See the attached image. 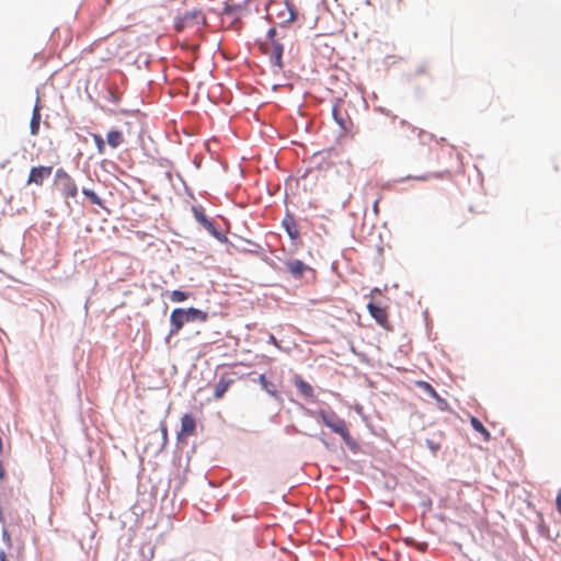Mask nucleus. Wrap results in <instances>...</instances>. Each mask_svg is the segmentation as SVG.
I'll return each instance as SVG.
<instances>
[{"label":"nucleus","mask_w":561,"mask_h":561,"mask_svg":"<svg viewBox=\"0 0 561 561\" xmlns=\"http://www.w3.org/2000/svg\"><path fill=\"white\" fill-rule=\"evenodd\" d=\"M277 32L274 27L270 28L267 32V37L264 42L261 43V50L264 55H266L271 62L278 67L283 68V51L284 47L280 43L279 38L276 37Z\"/></svg>","instance_id":"nucleus-1"},{"label":"nucleus","mask_w":561,"mask_h":561,"mask_svg":"<svg viewBox=\"0 0 561 561\" xmlns=\"http://www.w3.org/2000/svg\"><path fill=\"white\" fill-rule=\"evenodd\" d=\"M320 416L323 423L330 427L332 432L339 434L346 445H352V437L344 420L340 419L334 413L323 411L320 412Z\"/></svg>","instance_id":"nucleus-2"},{"label":"nucleus","mask_w":561,"mask_h":561,"mask_svg":"<svg viewBox=\"0 0 561 561\" xmlns=\"http://www.w3.org/2000/svg\"><path fill=\"white\" fill-rule=\"evenodd\" d=\"M55 185L66 198H73L78 194L75 180L64 169H57L55 173Z\"/></svg>","instance_id":"nucleus-3"},{"label":"nucleus","mask_w":561,"mask_h":561,"mask_svg":"<svg viewBox=\"0 0 561 561\" xmlns=\"http://www.w3.org/2000/svg\"><path fill=\"white\" fill-rule=\"evenodd\" d=\"M205 23V16L199 10H193L190 12H185L183 15L179 16L175 21V30L178 32H182L187 27L199 26Z\"/></svg>","instance_id":"nucleus-4"},{"label":"nucleus","mask_w":561,"mask_h":561,"mask_svg":"<svg viewBox=\"0 0 561 561\" xmlns=\"http://www.w3.org/2000/svg\"><path fill=\"white\" fill-rule=\"evenodd\" d=\"M53 174V167L50 165H37L33 167L30 170V174L27 178V184H34L36 186H42L44 182L50 178Z\"/></svg>","instance_id":"nucleus-5"},{"label":"nucleus","mask_w":561,"mask_h":561,"mask_svg":"<svg viewBox=\"0 0 561 561\" xmlns=\"http://www.w3.org/2000/svg\"><path fill=\"white\" fill-rule=\"evenodd\" d=\"M194 218L196 221L203 226L205 230H207L211 236H214L217 239L221 238V233L217 230L214 222L206 216L205 210L201 206H194L192 208Z\"/></svg>","instance_id":"nucleus-6"},{"label":"nucleus","mask_w":561,"mask_h":561,"mask_svg":"<svg viewBox=\"0 0 561 561\" xmlns=\"http://www.w3.org/2000/svg\"><path fill=\"white\" fill-rule=\"evenodd\" d=\"M367 309L369 314L375 319V321L386 330H391V325L388 318V310L385 307H379L374 302L367 304Z\"/></svg>","instance_id":"nucleus-7"},{"label":"nucleus","mask_w":561,"mask_h":561,"mask_svg":"<svg viewBox=\"0 0 561 561\" xmlns=\"http://www.w3.org/2000/svg\"><path fill=\"white\" fill-rule=\"evenodd\" d=\"M196 421L192 414H184L181 419V430L178 433V440L184 442L187 437L195 434Z\"/></svg>","instance_id":"nucleus-8"},{"label":"nucleus","mask_w":561,"mask_h":561,"mask_svg":"<svg viewBox=\"0 0 561 561\" xmlns=\"http://www.w3.org/2000/svg\"><path fill=\"white\" fill-rule=\"evenodd\" d=\"M287 272L296 279H300L306 272L313 270L300 260L291 259L285 262Z\"/></svg>","instance_id":"nucleus-9"},{"label":"nucleus","mask_w":561,"mask_h":561,"mask_svg":"<svg viewBox=\"0 0 561 561\" xmlns=\"http://www.w3.org/2000/svg\"><path fill=\"white\" fill-rule=\"evenodd\" d=\"M187 322V317L185 314L184 309L176 308L171 312L170 316V334H176L184 325V323Z\"/></svg>","instance_id":"nucleus-10"},{"label":"nucleus","mask_w":561,"mask_h":561,"mask_svg":"<svg viewBox=\"0 0 561 561\" xmlns=\"http://www.w3.org/2000/svg\"><path fill=\"white\" fill-rule=\"evenodd\" d=\"M106 142L113 149L118 148L125 142L124 131L117 129L108 130L106 134Z\"/></svg>","instance_id":"nucleus-11"},{"label":"nucleus","mask_w":561,"mask_h":561,"mask_svg":"<svg viewBox=\"0 0 561 561\" xmlns=\"http://www.w3.org/2000/svg\"><path fill=\"white\" fill-rule=\"evenodd\" d=\"M187 317V322H205L208 319V314L197 308L191 307L184 309Z\"/></svg>","instance_id":"nucleus-12"},{"label":"nucleus","mask_w":561,"mask_h":561,"mask_svg":"<svg viewBox=\"0 0 561 561\" xmlns=\"http://www.w3.org/2000/svg\"><path fill=\"white\" fill-rule=\"evenodd\" d=\"M283 226L290 237V239L295 240L299 237V230L296 224L295 218L291 215H287L283 220Z\"/></svg>","instance_id":"nucleus-13"},{"label":"nucleus","mask_w":561,"mask_h":561,"mask_svg":"<svg viewBox=\"0 0 561 561\" xmlns=\"http://www.w3.org/2000/svg\"><path fill=\"white\" fill-rule=\"evenodd\" d=\"M41 118V107L38 106V104H36L33 108L32 118L30 123V131L33 136H36L39 133Z\"/></svg>","instance_id":"nucleus-14"},{"label":"nucleus","mask_w":561,"mask_h":561,"mask_svg":"<svg viewBox=\"0 0 561 561\" xmlns=\"http://www.w3.org/2000/svg\"><path fill=\"white\" fill-rule=\"evenodd\" d=\"M470 424L474 431L482 434L484 440L490 439V432L484 427V425L476 416H472L470 419Z\"/></svg>","instance_id":"nucleus-15"},{"label":"nucleus","mask_w":561,"mask_h":561,"mask_svg":"<svg viewBox=\"0 0 561 561\" xmlns=\"http://www.w3.org/2000/svg\"><path fill=\"white\" fill-rule=\"evenodd\" d=\"M332 115H333L334 121L341 127V129L346 131L347 130V125H346L345 119L341 116V108H340L339 104H335L332 107Z\"/></svg>","instance_id":"nucleus-16"},{"label":"nucleus","mask_w":561,"mask_h":561,"mask_svg":"<svg viewBox=\"0 0 561 561\" xmlns=\"http://www.w3.org/2000/svg\"><path fill=\"white\" fill-rule=\"evenodd\" d=\"M91 137L96 146V150L99 154H104L106 149V141L103 139V137L99 134L92 133Z\"/></svg>","instance_id":"nucleus-17"},{"label":"nucleus","mask_w":561,"mask_h":561,"mask_svg":"<svg viewBox=\"0 0 561 561\" xmlns=\"http://www.w3.org/2000/svg\"><path fill=\"white\" fill-rule=\"evenodd\" d=\"M286 16L282 21V23H290L297 19V11L295 7L288 2L285 3Z\"/></svg>","instance_id":"nucleus-18"},{"label":"nucleus","mask_w":561,"mask_h":561,"mask_svg":"<svg viewBox=\"0 0 561 561\" xmlns=\"http://www.w3.org/2000/svg\"><path fill=\"white\" fill-rule=\"evenodd\" d=\"M427 393L437 400V404H438V408L442 410V411H445L448 409V403L446 402V400L442 399L435 391V388H432V387H428V388H425Z\"/></svg>","instance_id":"nucleus-19"},{"label":"nucleus","mask_w":561,"mask_h":561,"mask_svg":"<svg viewBox=\"0 0 561 561\" xmlns=\"http://www.w3.org/2000/svg\"><path fill=\"white\" fill-rule=\"evenodd\" d=\"M82 194L88 197L92 204L103 207L102 199L93 191L83 188Z\"/></svg>","instance_id":"nucleus-20"},{"label":"nucleus","mask_w":561,"mask_h":561,"mask_svg":"<svg viewBox=\"0 0 561 561\" xmlns=\"http://www.w3.org/2000/svg\"><path fill=\"white\" fill-rule=\"evenodd\" d=\"M188 298V295L185 291L182 290H173L170 295V299L172 302H182L185 301Z\"/></svg>","instance_id":"nucleus-21"},{"label":"nucleus","mask_w":561,"mask_h":561,"mask_svg":"<svg viewBox=\"0 0 561 561\" xmlns=\"http://www.w3.org/2000/svg\"><path fill=\"white\" fill-rule=\"evenodd\" d=\"M426 444L433 451H437L439 449V444L433 443L430 439L426 440Z\"/></svg>","instance_id":"nucleus-22"},{"label":"nucleus","mask_w":561,"mask_h":561,"mask_svg":"<svg viewBox=\"0 0 561 561\" xmlns=\"http://www.w3.org/2000/svg\"><path fill=\"white\" fill-rule=\"evenodd\" d=\"M226 390H227V388H216L215 398L216 399L221 398Z\"/></svg>","instance_id":"nucleus-23"},{"label":"nucleus","mask_w":561,"mask_h":561,"mask_svg":"<svg viewBox=\"0 0 561 561\" xmlns=\"http://www.w3.org/2000/svg\"><path fill=\"white\" fill-rule=\"evenodd\" d=\"M557 510L561 514V491L558 493L556 499Z\"/></svg>","instance_id":"nucleus-24"},{"label":"nucleus","mask_w":561,"mask_h":561,"mask_svg":"<svg viewBox=\"0 0 561 561\" xmlns=\"http://www.w3.org/2000/svg\"><path fill=\"white\" fill-rule=\"evenodd\" d=\"M259 380H260L262 386H268V382H267V380L265 378V375H260Z\"/></svg>","instance_id":"nucleus-25"},{"label":"nucleus","mask_w":561,"mask_h":561,"mask_svg":"<svg viewBox=\"0 0 561 561\" xmlns=\"http://www.w3.org/2000/svg\"><path fill=\"white\" fill-rule=\"evenodd\" d=\"M416 383H417V386H424V387L430 386V383L426 381H417Z\"/></svg>","instance_id":"nucleus-26"},{"label":"nucleus","mask_w":561,"mask_h":561,"mask_svg":"<svg viewBox=\"0 0 561 561\" xmlns=\"http://www.w3.org/2000/svg\"><path fill=\"white\" fill-rule=\"evenodd\" d=\"M162 435H163L164 437H167V427H165V426H162Z\"/></svg>","instance_id":"nucleus-27"},{"label":"nucleus","mask_w":561,"mask_h":561,"mask_svg":"<svg viewBox=\"0 0 561 561\" xmlns=\"http://www.w3.org/2000/svg\"><path fill=\"white\" fill-rule=\"evenodd\" d=\"M2 450H3V444H2V438L0 437V455L2 454Z\"/></svg>","instance_id":"nucleus-28"},{"label":"nucleus","mask_w":561,"mask_h":561,"mask_svg":"<svg viewBox=\"0 0 561 561\" xmlns=\"http://www.w3.org/2000/svg\"><path fill=\"white\" fill-rule=\"evenodd\" d=\"M312 388L311 387H308V388H302L304 392L305 393H308Z\"/></svg>","instance_id":"nucleus-29"},{"label":"nucleus","mask_w":561,"mask_h":561,"mask_svg":"<svg viewBox=\"0 0 561 561\" xmlns=\"http://www.w3.org/2000/svg\"><path fill=\"white\" fill-rule=\"evenodd\" d=\"M416 179H417V180H422V181H424V180H426V179H427V176H419V178H416Z\"/></svg>","instance_id":"nucleus-30"},{"label":"nucleus","mask_w":561,"mask_h":561,"mask_svg":"<svg viewBox=\"0 0 561 561\" xmlns=\"http://www.w3.org/2000/svg\"><path fill=\"white\" fill-rule=\"evenodd\" d=\"M298 386L305 387L308 386L306 382L301 381Z\"/></svg>","instance_id":"nucleus-31"},{"label":"nucleus","mask_w":561,"mask_h":561,"mask_svg":"<svg viewBox=\"0 0 561 561\" xmlns=\"http://www.w3.org/2000/svg\"><path fill=\"white\" fill-rule=\"evenodd\" d=\"M373 293H379V289L378 288H374Z\"/></svg>","instance_id":"nucleus-32"},{"label":"nucleus","mask_w":561,"mask_h":561,"mask_svg":"<svg viewBox=\"0 0 561 561\" xmlns=\"http://www.w3.org/2000/svg\"><path fill=\"white\" fill-rule=\"evenodd\" d=\"M394 1H396V3L399 5V3H400V1H401V0H394Z\"/></svg>","instance_id":"nucleus-33"}]
</instances>
